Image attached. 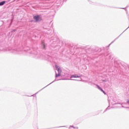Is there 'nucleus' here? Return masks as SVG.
Returning a JSON list of instances; mask_svg holds the SVG:
<instances>
[{
    "instance_id": "nucleus-8",
    "label": "nucleus",
    "mask_w": 129,
    "mask_h": 129,
    "mask_svg": "<svg viewBox=\"0 0 129 129\" xmlns=\"http://www.w3.org/2000/svg\"><path fill=\"white\" fill-rule=\"evenodd\" d=\"M96 86L99 90H100L101 91H102V90H103L102 88H101V87H100L98 85H96Z\"/></svg>"
},
{
    "instance_id": "nucleus-14",
    "label": "nucleus",
    "mask_w": 129,
    "mask_h": 129,
    "mask_svg": "<svg viewBox=\"0 0 129 129\" xmlns=\"http://www.w3.org/2000/svg\"><path fill=\"white\" fill-rule=\"evenodd\" d=\"M57 127H66V126H60Z\"/></svg>"
},
{
    "instance_id": "nucleus-25",
    "label": "nucleus",
    "mask_w": 129,
    "mask_h": 129,
    "mask_svg": "<svg viewBox=\"0 0 129 129\" xmlns=\"http://www.w3.org/2000/svg\"><path fill=\"white\" fill-rule=\"evenodd\" d=\"M104 112H105V111H104Z\"/></svg>"
},
{
    "instance_id": "nucleus-10",
    "label": "nucleus",
    "mask_w": 129,
    "mask_h": 129,
    "mask_svg": "<svg viewBox=\"0 0 129 129\" xmlns=\"http://www.w3.org/2000/svg\"><path fill=\"white\" fill-rule=\"evenodd\" d=\"M6 4V1H2L0 2V6H4Z\"/></svg>"
},
{
    "instance_id": "nucleus-4",
    "label": "nucleus",
    "mask_w": 129,
    "mask_h": 129,
    "mask_svg": "<svg viewBox=\"0 0 129 129\" xmlns=\"http://www.w3.org/2000/svg\"><path fill=\"white\" fill-rule=\"evenodd\" d=\"M58 80H62V79H59V80L55 79L53 81H52L49 84L47 85L46 86L44 87V88L41 89L40 90H39L38 92H37L35 94H38V93H39V92H40V91H42V90H43V89H44V88H46V87H47V86H49V85H50V84H52V83H53V82H55V81H58Z\"/></svg>"
},
{
    "instance_id": "nucleus-23",
    "label": "nucleus",
    "mask_w": 129,
    "mask_h": 129,
    "mask_svg": "<svg viewBox=\"0 0 129 129\" xmlns=\"http://www.w3.org/2000/svg\"><path fill=\"white\" fill-rule=\"evenodd\" d=\"M109 46H110V44L108 45L109 47Z\"/></svg>"
},
{
    "instance_id": "nucleus-15",
    "label": "nucleus",
    "mask_w": 129,
    "mask_h": 129,
    "mask_svg": "<svg viewBox=\"0 0 129 129\" xmlns=\"http://www.w3.org/2000/svg\"><path fill=\"white\" fill-rule=\"evenodd\" d=\"M16 31H17V30L14 29V30H13L12 31V32H16Z\"/></svg>"
},
{
    "instance_id": "nucleus-6",
    "label": "nucleus",
    "mask_w": 129,
    "mask_h": 129,
    "mask_svg": "<svg viewBox=\"0 0 129 129\" xmlns=\"http://www.w3.org/2000/svg\"><path fill=\"white\" fill-rule=\"evenodd\" d=\"M41 48L44 50L46 49V44H45V42H44V41H41Z\"/></svg>"
},
{
    "instance_id": "nucleus-5",
    "label": "nucleus",
    "mask_w": 129,
    "mask_h": 129,
    "mask_svg": "<svg viewBox=\"0 0 129 129\" xmlns=\"http://www.w3.org/2000/svg\"><path fill=\"white\" fill-rule=\"evenodd\" d=\"M33 19H34L36 22H39V21H42V18L40 17V15L34 16L33 17Z\"/></svg>"
},
{
    "instance_id": "nucleus-1",
    "label": "nucleus",
    "mask_w": 129,
    "mask_h": 129,
    "mask_svg": "<svg viewBox=\"0 0 129 129\" xmlns=\"http://www.w3.org/2000/svg\"><path fill=\"white\" fill-rule=\"evenodd\" d=\"M27 52L34 55L35 58H37L38 59H45L44 55H42L41 53H38V52L35 50H33L32 51H31V50H27Z\"/></svg>"
},
{
    "instance_id": "nucleus-12",
    "label": "nucleus",
    "mask_w": 129,
    "mask_h": 129,
    "mask_svg": "<svg viewBox=\"0 0 129 129\" xmlns=\"http://www.w3.org/2000/svg\"><path fill=\"white\" fill-rule=\"evenodd\" d=\"M70 80H74V81H79V80L72 79H70Z\"/></svg>"
},
{
    "instance_id": "nucleus-22",
    "label": "nucleus",
    "mask_w": 129,
    "mask_h": 129,
    "mask_svg": "<svg viewBox=\"0 0 129 129\" xmlns=\"http://www.w3.org/2000/svg\"><path fill=\"white\" fill-rule=\"evenodd\" d=\"M109 101V104H110V102H109V101Z\"/></svg>"
},
{
    "instance_id": "nucleus-19",
    "label": "nucleus",
    "mask_w": 129,
    "mask_h": 129,
    "mask_svg": "<svg viewBox=\"0 0 129 129\" xmlns=\"http://www.w3.org/2000/svg\"><path fill=\"white\" fill-rule=\"evenodd\" d=\"M110 59H112V57L110 56Z\"/></svg>"
},
{
    "instance_id": "nucleus-7",
    "label": "nucleus",
    "mask_w": 129,
    "mask_h": 129,
    "mask_svg": "<svg viewBox=\"0 0 129 129\" xmlns=\"http://www.w3.org/2000/svg\"><path fill=\"white\" fill-rule=\"evenodd\" d=\"M80 76H78L77 75H73L71 76V78H79Z\"/></svg>"
},
{
    "instance_id": "nucleus-18",
    "label": "nucleus",
    "mask_w": 129,
    "mask_h": 129,
    "mask_svg": "<svg viewBox=\"0 0 129 129\" xmlns=\"http://www.w3.org/2000/svg\"><path fill=\"white\" fill-rule=\"evenodd\" d=\"M120 9H122V10H125V8H121Z\"/></svg>"
},
{
    "instance_id": "nucleus-9",
    "label": "nucleus",
    "mask_w": 129,
    "mask_h": 129,
    "mask_svg": "<svg viewBox=\"0 0 129 129\" xmlns=\"http://www.w3.org/2000/svg\"><path fill=\"white\" fill-rule=\"evenodd\" d=\"M71 127H73V128H76V129L79 128V127H78V126L75 127L73 125H70V127H69V128H71Z\"/></svg>"
},
{
    "instance_id": "nucleus-16",
    "label": "nucleus",
    "mask_w": 129,
    "mask_h": 129,
    "mask_svg": "<svg viewBox=\"0 0 129 129\" xmlns=\"http://www.w3.org/2000/svg\"><path fill=\"white\" fill-rule=\"evenodd\" d=\"M122 107H124L125 108H129L128 107H124V106H122Z\"/></svg>"
},
{
    "instance_id": "nucleus-11",
    "label": "nucleus",
    "mask_w": 129,
    "mask_h": 129,
    "mask_svg": "<svg viewBox=\"0 0 129 129\" xmlns=\"http://www.w3.org/2000/svg\"><path fill=\"white\" fill-rule=\"evenodd\" d=\"M108 109H109V106H108V107L106 108L105 111H106L107 110H108Z\"/></svg>"
},
{
    "instance_id": "nucleus-2",
    "label": "nucleus",
    "mask_w": 129,
    "mask_h": 129,
    "mask_svg": "<svg viewBox=\"0 0 129 129\" xmlns=\"http://www.w3.org/2000/svg\"><path fill=\"white\" fill-rule=\"evenodd\" d=\"M55 69L58 72V74L55 73V78H57V77L61 76V73H62V70H61V68H60L57 65H55Z\"/></svg>"
},
{
    "instance_id": "nucleus-17",
    "label": "nucleus",
    "mask_w": 129,
    "mask_h": 129,
    "mask_svg": "<svg viewBox=\"0 0 129 129\" xmlns=\"http://www.w3.org/2000/svg\"><path fill=\"white\" fill-rule=\"evenodd\" d=\"M127 103H128V104L129 105V100H127Z\"/></svg>"
},
{
    "instance_id": "nucleus-21",
    "label": "nucleus",
    "mask_w": 129,
    "mask_h": 129,
    "mask_svg": "<svg viewBox=\"0 0 129 129\" xmlns=\"http://www.w3.org/2000/svg\"><path fill=\"white\" fill-rule=\"evenodd\" d=\"M108 56L109 57H110V54H108Z\"/></svg>"
},
{
    "instance_id": "nucleus-13",
    "label": "nucleus",
    "mask_w": 129,
    "mask_h": 129,
    "mask_svg": "<svg viewBox=\"0 0 129 129\" xmlns=\"http://www.w3.org/2000/svg\"><path fill=\"white\" fill-rule=\"evenodd\" d=\"M102 92H103V93H104V94L106 95V93H105V91H104L103 90H102V91H101Z\"/></svg>"
},
{
    "instance_id": "nucleus-3",
    "label": "nucleus",
    "mask_w": 129,
    "mask_h": 129,
    "mask_svg": "<svg viewBox=\"0 0 129 129\" xmlns=\"http://www.w3.org/2000/svg\"><path fill=\"white\" fill-rule=\"evenodd\" d=\"M23 50H22L20 48L14 49L12 51L13 53H14L15 54H22L23 53Z\"/></svg>"
},
{
    "instance_id": "nucleus-24",
    "label": "nucleus",
    "mask_w": 129,
    "mask_h": 129,
    "mask_svg": "<svg viewBox=\"0 0 129 129\" xmlns=\"http://www.w3.org/2000/svg\"><path fill=\"white\" fill-rule=\"evenodd\" d=\"M31 96H34V95H31Z\"/></svg>"
},
{
    "instance_id": "nucleus-20",
    "label": "nucleus",
    "mask_w": 129,
    "mask_h": 129,
    "mask_svg": "<svg viewBox=\"0 0 129 129\" xmlns=\"http://www.w3.org/2000/svg\"><path fill=\"white\" fill-rule=\"evenodd\" d=\"M13 23V20H12L11 25H12V23Z\"/></svg>"
}]
</instances>
